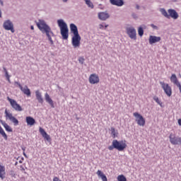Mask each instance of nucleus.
<instances>
[{
    "mask_svg": "<svg viewBox=\"0 0 181 181\" xmlns=\"http://www.w3.org/2000/svg\"><path fill=\"white\" fill-rule=\"evenodd\" d=\"M168 12L169 19H170V18H172L173 19L176 20L179 18V13H177L176 10H175L173 8H170L168 10Z\"/></svg>",
    "mask_w": 181,
    "mask_h": 181,
    "instance_id": "nucleus-12",
    "label": "nucleus"
},
{
    "mask_svg": "<svg viewBox=\"0 0 181 181\" xmlns=\"http://www.w3.org/2000/svg\"><path fill=\"white\" fill-rule=\"evenodd\" d=\"M4 113L6 114V118L8 119V118L13 122L15 127H18L19 125V120L15 117L12 113L8 112V110H5Z\"/></svg>",
    "mask_w": 181,
    "mask_h": 181,
    "instance_id": "nucleus-8",
    "label": "nucleus"
},
{
    "mask_svg": "<svg viewBox=\"0 0 181 181\" xmlns=\"http://www.w3.org/2000/svg\"><path fill=\"white\" fill-rule=\"evenodd\" d=\"M49 35H52V36H54V33H53V31L51 30V33H49Z\"/></svg>",
    "mask_w": 181,
    "mask_h": 181,
    "instance_id": "nucleus-46",
    "label": "nucleus"
},
{
    "mask_svg": "<svg viewBox=\"0 0 181 181\" xmlns=\"http://www.w3.org/2000/svg\"><path fill=\"white\" fill-rule=\"evenodd\" d=\"M153 100H154V101H156V103H157L158 105H160L162 107V103L160 102L158 96H153Z\"/></svg>",
    "mask_w": 181,
    "mask_h": 181,
    "instance_id": "nucleus-33",
    "label": "nucleus"
},
{
    "mask_svg": "<svg viewBox=\"0 0 181 181\" xmlns=\"http://www.w3.org/2000/svg\"><path fill=\"white\" fill-rule=\"evenodd\" d=\"M86 5L90 8L91 9H94V4L91 2V0H84Z\"/></svg>",
    "mask_w": 181,
    "mask_h": 181,
    "instance_id": "nucleus-29",
    "label": "nucleus"
},
{
    "mask_svg": "<svg viewBox=\"0 0 181 181\" xmlns=\"http://www.w3.org/2000/svg\"><path fill=\"white\" fill-rule=\"evenodd\" d=\"M134 117L136 118V122L139 127H144L146 121L142 115L139 114V112H136L133 113Z\"/></svg>",
    "mask_w": 181,
    "mask_h": 181,
    "instance_id": "nucleus-4",
    "label": "nucleus"
},
{
    "mask_svg": "<svg viewBox=\"0 0 181 181\" xmlns=\"http://www.w3.org/2000/svg\"><path fill=\"white\" fill-rule=\"evenodd\" d=\"M109 151H114V149H117L119 152H122V151H125L127 149V143L125 141H118L115 139L112 142V145L107 147Z\"/></svg>",
    "mask_w": 181,
    "mask_h": 181,
    "instance_id": "nucleus-3",
    "label": "nucleus"
},
{
    "mask_svg": "<svg viewBox=\"0 0 181 181\" xmlns=\"http://www.w3.org/2000/svg\"><path fill=\"white\" fill-rule=\"evenodd\" d=\"M178 88H179V90H180V93H181V85H180V86H178Z\"/></svg>",
    "mask_w": 181,
    "mask_h": 181,
    "instance_id": "nucleus-48",
    "label": "nucleus"
},
{
    "mask_svg": "<svg viewBox=\"0 0 181 181\" xmlns=\"http://www.w3.org/2000/svg\"><path fill=\"white\" fill-rule=\"evenodd\" d=\"M172 2H177V0H171Z\"/></svg>",
    "mask_w": 181,
    "mask_h": 181,
    "instance_id": "nucleus-55",
    "label": "nucleus"
},
{
    "mask_svg": "<svg viewBox=\"0 0 181 181\" xmlns=\"http://www.w3.org/2000/svg\"><path fill=\"white\" fill-rule=\"evenodd\" d=\"M4 73H6V71H8V70H6V68H4Z\"/></svg>",
    "mask_w": 181,
    "mask_h": 181,
    "instance_id": "nucleus-50",
    "label": "nucleus"
},
{
    "mask_svg": "<svg viewBox=\"0 0 181 181\" xmlns=\"http://www.w3.org/2000/svg\"><path fill=\"white\" fill-rule=\"evenodd\" d=\"M57 23L60 29V33L63 40H67L69 39V27L67 26V23L63 19L57 20Z\"/></svg>",
    "mask_w": 181,
    "mask_h": 181,
    "instance_id": "nucleus-2",
    "label": "nucleus"
},
{
    "mask_svg": "<svg viewBox=\"0 0 181 181\" xmlns=\"http://www.w3.org/2000/svg\"><path fill=\"white\" fill-rule=\"evenodd\" d=\"M5 175H6V173L5 172V166L0 164V178L1 180H4Z\"/></svg>",
    "mask_w": 181,
    "mask_h": 181,
    "instance_id": "nucleus-24",
    "label": "nucleus"
},
{
    "mask_svg": "<svg viewBox=\"0 0 181 181\" xmlns=\"http://www.w3.org/2000/svg\"><path fill=\"white\" fill-rule=\"evenodd\" d=\"M35 23L39 30H40V32H42L43 34L45 33L47 37L49 38L52 37V35H50V33H52V28L49 25H47V23H46V21L39 19L38 22L35 21Z\"/></svg>",
    "mask_w": 181,
    "mask_h": 181,
    "instance_id": "nucleus-1",
    "label": "nucleus"
},
{
    "mask_svg": "<svg viewBox=\"0 0 181 181\" xmlns=\"http://www.w3.org/2000/svg\"><path fill=\"white\" fill-rule=\"evenodd\" d=\"M25 121L27 122V125H30V127H33V125L36 124V120L35 119V118L30 116H27L25 117Z\"/></svg>",
    "mask_w": 181,
    "mask_h": 181,
    "instance_id": "nucleus-19",
    "label": "nucleus"
},
{
    "mask_svg": "<svg viewBox=\"0 0 181 181\" xmlns=\"http://www.w3.org/2000/svg\"><path fill=\"white\" fill-rule=\"evenodd\" d=\"M110 3L115 6H123L125 4L124 0H110Z\"/></svg>",
    "mask_w": 181,
    "mask_h": 181,
    "instance_id": "nucleus-18",
    "label": "nucleus"
},
{
    "mask_svg": "<svg viewBox=\"0 0 181 181\" xmlns=\"http://www.w3.org/2000/svg\"><path fill=\"white\" fill-rule=\"evenodd\" d=\"M117 181H127V177L124 175H119L117 176Z\"/></svg>",
    "mask_w": 181,
    "mask_h": 181,
    "instance_id": "nucleus-32",
    "label": "nucleus"
},
{
    "mask_svg": "<svg viewBox=\"0 0 181 181\" xmlns=\"http://www.w3.org/2000/svg\"><path fill=\"white\" fill-rule=\"evenodd\" d=\"M8 101L10 103V105H11L12 108L15 110L16 111H23V109L21 106V105L18 104V102L16 100L9 98V96L7 97Z\"/></svg>",
    "mask_w": 181,
    "mask_h": 181,
    "instance_id": "nucleus-5",
    "label": "nucleus"
},
{
    "mask_svg": "<svg viewBox=\"0 0 181 181\" xmlns=\"http://www.w3.org/2000/svg\"><path fill=\"white\" fill-rule=\"evenodd\" d=\"M151 26L155 30H159V28L158 26L155 25L154 24H151Z\"/></svg>",
    "mask_w": 181,
    "mask_h": 181,
    "instance_id": "nucleus-35",
    "label": "nucleus"
},
{
    "mask_svg": "<svg viewBox=\"0 0 181 181\" xmlns=\"http://www.w3.org/2000/svg\"><path fill=\"white\" fill-rule=\"evenodd\" d=\"M14 83H15V84H17V86H18L19 88H20L21 90H22V87H23V86H22V85H21V83H20L19 82L15 81Z\"/></svg>",
    "mask_w": 181,
    "mask_h": 181,
    "instance_id": "nucleus-37",
    "label": "nucleus"
},
{
    "mask_svg": "<svg viewBox=\"0 0 181 181\" xmlns=\"http://www.w3.org/2000/svg\"><path fill=\"white\" fill-rule=\"evenodd\" d=\"M39 132L41 134L42 138L45 139L47 142H50L52 141V139L50 138V136L47 134L46 131H45V129L40 127Z\"/></svg>",
    "mask_w": 181,
    "mask_h": 181,
    "instance_id": "nucleus-14",
    "label": "nucleus"
},
{
    "mask_svg": "<svg viewBox=\"0 0 181 181\" xmlns=\"http://www.w3.org/2000/svg\"><path fill=\"white\" fill-rule=\"evenodd\" d=\"M0 4L1 5V6H4V1L0 0Z\"/></svg>",
    "mask_w": 181,
    "mask_h": 181,
    "instance_id": "nucleus-42",
    "label": "nucleus"
},
{
    "mask_svg": "<svg viewBox=\"0 0 181 181\" xmlns=\"http://www.w3.org/2000/svg\"><path fill=\"white\" fill-rule=\"evenodd\" d=\"M67 1H68V0H62V2H64V3L66 4V3L67 2Z\"/></svg>",
    "mask_w": 181,
    "mask_h": 181,
    "instance_id": "nucleus-52",
    "label": "nucleus"
},
{
    "mask_svg": "<svg viewBox=\"0 0 181 181\" xmlns=\"http://www.w3.org/2000/svg\"><path fill=\"white\" fill-rule=\"evenodd\" d=\"M23 155L25 156V158H28V156L26 155V153L23 152Z\"/></svg>",
    "mask_w": 181,
    "mask_h": 181,
    "instance_id": "nucleus-47",
    "label": "nucleus"
},
{
    "mask_svg": "<svg viewBox=\"0 0 181 181\" xmlns=\"http://www.w3.org/2000/svg\"><path fill=\"white\" fill-rule=\"evenodd\" d=\"M22 162H23L22 160H19V163H22Z\"/></svg>",
    "mask_w": 181,
    "mask_h": 181,
    "instance_id": "nucleus-59",
    "label": "nucleus"
},
{
    "mask_svg": "<svg viewBox=\"0 0 181 181\" xmlns=\"http://www.w3.org/2000/svg\"><path fill=\"white\" fill-rule=\"evenodd\" d=\"M97 175L101 177L103 181H108V179L107 178V176L104 174V173H102L101 170H98L97 172Z\"/></svg>",
    "mask_w": 181,
    "mask_h": 181,
    "instance_id": "nucleus-26",
    "label": "nucleus"
},
{
    "mask_svg": "<svg viewBox=\"0 0 181 181\" xmlns=\"http://www.w3.org/2000/svg\"><path fill=\"white\" fill-rule=\"evenodd\" d=\"M22 170H25V168H22Z\"/></svg>",
    "mask_w": 181,
    "mask_h": 181,
    "instance_id": "nucleus-60",
    "label": "nucleus"
},
{
    "mask_svg": "<svg viewBox=\"0 0 181 181\" xmlns=\"http://www.w3.org/2000/svg\"><path fill=\"white\" fill-rule=\"evenodd\" d=\"M0 18H2V11L0 9Z\"/></svg>",
    "mask_w": 181,
    "mask_h": 181,
    "instance_id": "nucleus-49",
    "label": "nucleus"
},
{
    "mask_svg": "<svg viewBox=\"0 0 181 181\" xmlns=\"http://www.w3.org/2000/svg\"><path fill=\"white\" fill-rule=\"evenodd\" d=\"M0 135L3 136V138L5 139V141H8V135L6 133H5V131L4 129H2V127L0 126Z\"/></svg>",
    "mask_w": 181,
    "mask_h": 181,
    "instance_id": "nucleus-27",
    "label": "nucleus"
},
{
    "mask_svg": "<svg viewBox=\"0 0 181 181\" xmlns=\"http://www.w3.org/2000/svg\"><path fill=\"white\" fill-rule=\"evenodd\" d=\"M107 28H108V25H105V29H107Z\"/></svg>",
    "mask_w": 181,
    "mask_h": 181,
    "instance_id": "nucleus-56",
    "label": "nucleus"
},
{
    "mask_svg": "<svg viewBox=\"0 0 181 181\" xmlns=\"http://www.w3.org/2000/svg\"><path fill=\"white\" fill-rule=\"evenodd\" d=\"M10 175L12 177H15L16 176L15 172L13 170L11 171Z\"/></svg>",
    "mask_w": 181,
    "mask_h": 181,
    "instance_id": "nucleus-38",
    "label": "nucleus"
},
{
    "mask_svg": "<svg viewBox=\"0 0 181 181\" xmlns=\"http://www.w3.org/2000/svg\"><path fill=\"white\" fill-rule=\"evenodd\" d=\"M22 151H23V152H25V148H22Z\"/></svg>",
    "mask_w": 181,
    "mask_h": 181,
    "instance_id": "nucleus-57",
    "label": "nucleus"
},
{
    "mask_svg": "<svg viewBox=\"0 0 181 181\" xmlns=\"http://www.w3.org/2000/svg\"><path fill=\"white\" fill-rule=\"evenodd\" d=\"M98 18L100 19V21H107V19H109L110 18V14L105 12H100L98 14Z\"/></svg>",
    "mask_w": 181,
    "mask_h": 181,
    "instance_id": "nucleus-15",
    "label": "nucleus"
},
{
    "mask_svg": "<svg viewBox=\"0 0 181 181\" xmlns=\"http://www.w3.org/2000/svg\"><path fill=\"white\" fill-rule=\"evenodd\" d=\"M3 28L5 30H11V33H15V28H13V23L11 20H6L3 23Z\"/></svg>",
    "mask_w": 181,
    "mask_h": 181,
    "instance_id": "nucleus-6",
    "label": "nucleus"
},
{
    "mask_svg": "<svg viewBox=\"0 0 181 181\" xmlns=\"http://www.w3.org/2000/svg\"><path fill=\"white\" fill-rule=\"evenodd\" d=\"M139 8H140V6H139V5L136 4V9H138V10H139Z\"/></svg>",
    "mask_w": 181,
    "mask_h": 181,
    "instance_id": "nucleus-44",
    "label": "nucleus"
},
{
    "mask_svg": "<svg viewBox=\"0 0 181 181\" xmlns=\"http://www.w3.org/2000/svg\"><path fill=\"white\" fill-rule=\"evenodd\" d=\"M160 84L161 86V88L164 90V93L168 95V97H170L172 95V88L170 86L168 85V83H165V82H160Z\"/></svg>",
    "mask_w": 181,
    "mask_h": 181,
    "instance_id": "nucleus-7",
    "label": "nucleus"
},
{
    "mask_svg": "<svg viewBox=\"0 0 181 181\" xmlns=\"http://www.w3.org/2000/svg\"><path fill=\"white\" fill-rule=\"evenodd\" d=\"M49 42H50V44H51V45H53V43H54V42H53V40H51Z\"/></svg>",
    "mask_w": 181,
    "mask_h": 181,
    "instance_id": "nucleus-51",
    "label": "nucleus"
},
{
    "mask_svg": "<svg viewBox=\"0 0 181 181\" xmlns=\"http://www.w3.org/2000/svg\"><path fill=\"white\" fill-rule=\"evenodd\" d=\"M170 80L171 83H173L177 87H179L181 86L180 83L179 82V80L177 79V76H176V74H173L170 78Z\"/></svg>",
    "mask_w": 181,
    "mask_h": 181,
    "instance_id": "nucleus-17",
    "label": "nucleus"
},
{
    "mask_svg": "<svg viewBox=\"0 0 181 181\" xmlns=\"http://www.w3.org/2000/svg\"><path fill=\"white\" fill-rule=\"evenodd\" d=\"M35 97L40 104H43L44 100L42 97V93L40 91H39V90L35 91Z\"/></svg>",
    "mask_w": 181,
    "mask_h": 181,
    "instance_id": "nucleus-22",
    "label": "nucleus"
},
{
    "mask_svg": "<svg viewBox=\"0 0 181 181\" xmlns=\"http://www.w3.org/2000/svg\"><path fill=\"white\" fill-rule=\"evenodd\" d=\"M6 78L9 79V77H11V76H9V74H8V71H6L5 74Z\"/></svg>",
    "mask_w": 181,
    "mask_h": 181,
    "instance_id": "nucleus-40",
    "label": "nucleus"
},
{
    "mask_svg": "<svg viewBox=\"0 0 181 181\" xmlns=\"http://www.w3.org/2000/svg\"><path fill=\"white\" fill-rule=\"evenodd\" d=\"M81 40V36L80 34L74 35L71 40V44L74 47H80V42Z\"/></svg>",
    "mask_w": 181,
    "mask_h": 181,
    "instance_id": "nucleus-9",
    "label": "nucleus"
},
{
    "mask_svg": "<svg viewBox=\"0 0 181 181\" xmlns=\"http://www.w3.org/2000/svg\"><path fill=\"white\" fill-rule=\"evenodd\" d=\"M126 31L130 39H132L133 40H136V30H135L133 27H130L127 28L126 29Z\"/></svg>",
    "mask_w": 181,
    "mask_h": 181,
    "instance_id": "nucleus-10",
    "label": "nucleus"
},
{
    "mask_svg": "<svg viewBox=\"0 0 181 181\" xmlns=\"http://www.w3.org/2000/svg\"><path fill=\"white\" fill-rule=\"evenodd\" d=\"M0 35H1V32H0Z\"/></svg>",
    "mask_w": 181,
    "mask_h": 181,
    "instance_id": "nucleus-61",
    "label": "nucleus"
},
{
    "mask_svg": "<svg viewBox=\"0 0 181 181\" xmlns=\"http://www.w3.org/2000/svg\"><path fill=\"white\" fill-rule=\"evenodd\" d=\"M45 101H47V103L49 104L52 108H54V103H53V100H52V98H50V95H49L48 93H45Z\"/></svg>",
    "mask_w": 181,
    "mask_h": 181,
    "instance_id": "nucleus-21",
    "label": "nucleus"
},
{
    "mask_svg": "<svg viewBox=\"0 0 181 181\" xmlns=\"http://www.w3.org/2000/svg\"><path fill=\"white\" fill-rule=\"evenodd\" d=\"M132 16L133 19H138V15H136L135 13H132Z\"/></svg>",
    "mask_w": 181,
    "mask_h": 181,
    "instance_id": "nucleus-36",
    "label": "nucleus"
},
{
    "mask_svg": "<svg viewBox=\"0 0 181 181\" xmlns=\"http://www.w3.org/2000/svg\"><path fill=\"white\" fill-rule=\"evenodd\" d=\"M53 181H62V180H59V178L58 177H54L53 178Z\"/></svg>",
    "mask_w": 181,
    "mask_h": 181,
    "instance_id": "nucleus-39",
    "label": "nucleus"
},
{
    "mask_svg": "<svg viewBox=\"0 0 181 181\" xmlns=\"http://www.w3.org/2000/svg\"><path fill=\"white\" fill-rule=\"evenodd\" d=\"M70 30L73 33V35H78V28H77V25L74 23H71L69 25Z\"/></svg>",
    "mask_w": 181,
    "mask_h": 181,
    "instance_id": "nucleus-20",
    "label": "nucleus"
},
{
    "mask_svg": "<svg viewBox=\"0 0 181 181\" xmlns=\"http://www.w3.org/2000/svg\"><path fill=\"white\" fill-rule=\"evenodd\" d=\"M14 165L16 166V165H18V161H16Z\"/></svg>",
    "mask_w": 181,
    "mask_h": 181,
    "instance_id": "nucleus-58",
    "label": "nucleus"
},
{
    "mask_svg": "<svg viewBox=\"0 0 181 181\" xmlns=\"http://www.w3.org/2000/svg\"><path fill=\"white\" fill-rule=\"evenodd\" d=\"M169 139L172 145H181V137H176L175 134L171 133L170 134Z\"/></svg>",
    "mask_w": 181,
    "mask_h": 181,
    "instance_id": "nucleus-11",
    "label": "nucleus"
},
{
    "mask_svg": "<svg viewBox=\"0 0 181 181\" xmlns=\"http://www.w3.org/2000/svg\"><path fill=\"white\" fill-rule=\"evenodd\" d=\"M89 83L90 84H97L100 83V78L95 74H92L89 77Z\"/></svg>",
    "mask_w": 181,
    "mask_h": 181,
    "instance_id": "nucleus-13",
    "label": "nucleus"
},
{
    "mask_svg": "<svg viewBox=\"0 0 181 181\" xmlns=\"http://www.w3.org/2000/svg\"><path fill=\"white\" fill-rule=\"evenodd\" d=\"M110 131H111V135L113 139H115L118 136V133L117 132H115V127H111Z\"/></svg>",
    "mask_w": 181,
    "mask_h": 181,
    "instance_id": "nucleus-28",
    "label": "nucleus"
},
{
    "mask_svg": "<svg viewBox=\"0 0 181 181\" xmlns=\"http://www.w3.org/2000/svg\"><path fill=\"white\" fill-rule=\"evenodd\" d=\"M78 62H79V63H81V64H83V63H84V57H80L78 58Z\"/></svg>",
    "mask_w": 181,
    "mask_h": 181,
    "instance_id": "nucleus-34",
    "label": "nucleus"
},
{
    "mask_svg": "<svg viewBox=\"0 0 181 181\" xmlns=\"http://www.w3.org/2000/svg\"><path fill=\"white\" fill-rule=\"evenodd\" d=\"M21 91H23V94H25L27 97H30L32 93L30 92V89L28 88V86H25L24 88L22 87V89H21Z\"/></svg>",
    "mask_w": 181,
    "mask_h": 181,
    "instance_id": "nucleus-25",
    "label": "nucleus"
},
{
    "mask_svg": "<svg viewBox=\"0 0 181 181\" xmlns=\"http://www.w3.org/2000/svg\"><path fill=\"white\" fill-rule=\"evenodd\" d=\"M8 83H11V79H10V77H8V78H7Z\"/></svg>",
    "mask_w": 181,
    "mask_h": 181,
    "instance_id": "nucleus-53",
    "label": "nucleus"
},
{
    "mask_svg": "<svg viewBox=\"0 0 181 181\" xmlns=\"http://www.w3.org/2000/svg\"><path fill=\"white\" fill-rule=\"evenodd\" d=\"M160 12L163 15V16H165V18H167V19H169V14L168 13V11L165 8H160Z\"/></svg>",
    "mask_w": 181,
    "mask_h": 181,
    "instance_id": "nucleus-30",
    "label": "nucleus"
},
{
    "mask_svg": "<svg viewBox=\"0 0 181 181\" xmlns=\"http://www.w3.org/2000/svg\"><path fill=\"white\" fill-rule=\"evenodd\" d=\"M99 28H100V29H104V25H103V24H100V25H99Z\"/></svg>",
    "mask_w": 181,
    "mask_h": 181,
    "instance_id": "nucleus-41",
    "label": "nucleus"
},
{
    "mask_svg": "<svg viewBox=\"0 0 181 181\" xmlns=\"http://www.w3.org/2000/svg\"><path fill=\"white\" fill-rule=\"evenodd\" d=\"M31 30H35V27L33 25H30Z\"/></svg>",
    "mask_w": 181,
    "mask_h": 181,
    "instance_id": "nucleus-45",
    "label": "nucleus"
},
{
    "mask_svg": "<svg viewBox=\"0 0 181 181\" xmlns=\"http://www.w3.org/2000/svg\"><path fill=\"white\" fill-rule=\"evenodd\" d=\"M0 122H1V125H3L4 128H5L6 131L7 132H13V130L12 129L11 126H9L8 124H6V122L5 121L0 120Z\"/></svg>",
    "mask_w": 181,
    "mask_h": 181,
    "instance_id": "nucleus-23",
    "label": "nucleus"
},
{
    "mask_svg": "<svg viewBox=\"0 0 181 181\" xmlns=\"http://www.w3.org/2000/svg\"><path fill=\"white\" fill-rule=\"evenodd\" d=\"M178 124L180 125V127H181V119H178Z\"/></svg>",
    "mask_w": 181,
    "mask_h": 181,
    "instance_id": "nucleus-43",
    "label": "nucleus"
},
{
    "mask_svg": "<svg viewBox=\"0 0 181 181\" xmlns=\"http://www.w3.org/2000/svg\"><path fill=\"white\" fill-rule=\"evenodd\" d=\"M48 40H49V41H50V40H52V37H48Z\"/></svg>",
    "mask_w": 181,
    "mask_h": 181,
    "instance_id": "nucleus-54",
    "label": "nucleus"
},
{
    "mask_svg": "<svg viewBox=\"0 0 181 181\" xmlns=\"http://www.w3.org/2000/svg\"><path fill=\"white\" fill-rule=\"evenodd\" d=\"M162 38L160 37H156L155 35H150L148 42L150 45H154V43H158V42H160Z\"/></svg>",
    "mask_w": 181,
    "mask_h": 181,
    "instance_id": "nucleus-16",
    "label": "nucleus"
},
{
    "mask_svg": "<svg viewBox=\"0 0 181 181\" xmlns=\"http://www.w3.org/2000/svg\"><path fill=\"white\" fill-rule=\"evenodd\" d=\"M138 34L140 37H142L144 36V28L142 26L139 27Z\"/></svg>",
    "mask_w": 181,
    "mask_h": 181,
    "instance_id": "nucleus-31",
    "label": "nucleus"
}]
</instances>
